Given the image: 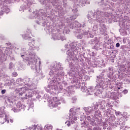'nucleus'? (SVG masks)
I'll use <instances>...</instances> for the list:
<instances>
[{
    "mask_svg": "<svg viewBox=\"0 0 130 130\" xmlns=\"http://www.w3.org/2000/svg\"><path fill=\"white\" fill-rule=\"evenodd\" d=\"M57 102H58V99H57V98L54 97L53 98V99L51 100L50 106H52V107H55L57 106Z\"/></svg>",
    "mask_w": 130,
    "mask_h": 130,
    "instance_id": "obj_1",
    "label": "nucleus"
},
{
    "mask_svg": "<svg viewBox=\"0 0 130 130\" xmlns=\"http://www.w3.org/2000/svg\"><path fill=\"white\" fill-rule=\"evenodd\" d=\"M16 107L17 108H18V109L20 108H21V107H22V104H21V103H18L17 104H16Z\"/></svg>",
    "mask_w": 130,
    "mask_h": 130,
    "instance_id": "obj_2",
    "label": "nucleus"
},
{
    "mask_svg": "<svg viewBox=\"0 0 130 130\" xmlns=\"http://www.w3.org/2000/svg\"><path fill=\"white\" fill-rule=\"evenodd\" d=\"M18 76V73L17 72H13L12 74V77H14V78H15L16 77H17Z\"/></svg>",
    "mask_w": 130,
    "mask_h": 130,
    "instance_id": "obj_3",
    "label": "nucleus"
},
{
    "mask_svg": "<svg viewBox=\"0 0 130 130\" xmlns=\"http://www.w3.org/2000/svg\"><path fill=\"white\" fill-rule=\"evenodd\" d=\"M65 123L68 126H70V125H71V123H70V121H67Z\"/></svg>",
    "mask_w": 130,
    "mask_h": 130,
    "instance_id": "obj_4",
    "label": "nucleus"
},
{
    "mask_svg": "<svg viewBox=\"0 0 130 130\" xmlns=\"http://www.w3.org/2000/svg\"><path fill=\"white\" fill-rule=\"evenodd\" d=\"M128 91L126 89H125L123 91V94H127Z\"/></svg>",
    "mask_w": 130,
    "mask_h": 130,
    "instance_id": "obj_5",
    "label": "nucleus"
},
{
    "mask_svg": "<svg viewBox=\"0 0 130 130\" xmlns=\"http://www.w3.org/2000/svg\"><path fill=\"white\" fill-rule=\"evenodd\" d=\"M2 94H5V93H6V89H3L2 91H1Z\"/></svg>",
    "mask_w": 130,
    "mask_h": 130,
    "instance_id": "obj_6",
    "label": "nucleus"
},
{
    "mask_svg": "<svg viewBox=\"0 0 130 130\" xmlns=\"http://www.w3.org/2000/svg\"><path fill=\"white\" fill-rule=\"evenodd\" d=\"M3 15H4V11H0V16H2Z\"/></svg>",
    "mask_w": 130,
    "mask_h": 130,
    "instance_id": "obj_7",
    "label": "nucleus"
},
{
    "mask_svg": "<svg viewBox=\"0 0 130 130\" xmlns=\"http://www.w3.org/2000/svg\"><path fill=\"white\" fill-rule=\"evenodd\" d=\"M119 46H120V44H119V43H117L116 47H119Z\"/></svg>",
    "mask_w": 130,
    "mask_h": 130,
    "instance_id": "obj_8",
    "label": "nucleus"
},
{
    "mask_svg": "<svg viewBox=\"0 0 130 130\" xmlns=\"http://www.w3.org/2000/svg\"><path fill=\"white\" fill-rule=\"evenodd\" d=\"M78 118H77V117H74L73 118V120H77Z\"/></svg>",
    "mask_w": 130,
    "mask_h": 130,
    "instance_id": "obj_9",
    "label": "nucleus"
},
{
    "mask_svg": "<svg viewBox=\"0 0 130 130\" xmlns=\"http://www.w3.org/2000/svg\"><path fill=\"white\" fill-rule=\"evenodd\" d=\"M48 126H49L48 125H47L45 126V127H46V128H48Z\"/></svg>",
    "mask_w": 130,
    "mask_h": 130,
    "instance_id": "obj_10",
    "label": "nucleus"
},
{
    "mask_svg": "<svg viewBox=\"0 0 130 130\" xmlns=\"http://www.w3.org/2000/svg\"><path fill=\"white\" fill-rule=\"evenodd\" d=\"M21 57H23V56H24V55H21Z\"/></svg>",
    "mask_w": 130,
    "mask_h": 130,
    "instance_id": "obj_11",
    "label": "nucleus"
},
{
    "mask_svg": "<svg viewBox=\"0 0 130 130\" xmlns=\"http://www.w3.org/2000/svg\"><path fill=\"white\" fill-rule=\"evenodd\" d=\"M118 89L119 90H120V88H119V87H118Z\"/></svg>",
    "mask_w": 130,
    "mask_h": 130,
    "instance_id": "obj_12",
    "label": "nucleus"
}]
</instances>
